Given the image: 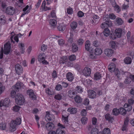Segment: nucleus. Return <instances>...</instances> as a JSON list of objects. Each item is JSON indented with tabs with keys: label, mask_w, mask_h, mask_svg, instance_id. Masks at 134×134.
<instances>
[{
	"label": "nucleus",
	"mask_w": 134,
	"mask_h": 134,
	"mask_svg": "<svg viewBox=\"0 0 134 134\" xmlns=\"http://www.w3.org/2000/svg\"><path fill=\"white\" fill-rule=\"evenodd\" d=\"M11 102L10 100L8 98H5L1 100L0 102V107L2 110H5L8 107Z\"/></svg>",
	"instance_id": "f03ea898"
},
{
	"label": "nucleus",
	"mask_w": 134,
	"mask_h": 134,
	"mask_svg": "<svg viewBox=\"0 0 134 134\" xmlns=\"http://www.w3.org/2000/svg\"><path fill=\"white\" fill-rule=\"evenodd\" d=\"M89 58L92 59H94L96 58L97 55L93 51L90 52V53L89 55Z\"/></svg>",
	"instance_id": "72a5a7b5"
},
{
	"label": "nucleus",
	"mask_w": 134,
	"mask_h": 134,
	"mask_svg": "<svg viewBox=\"0 0 134 134\" xmlns=\"http://www.w3.org/2000/svg\"><path fill=\"white\" fill-rule=\"evenodd\" d=\"M105 54L107 57H110L112 55L114 51L112 49L110 48H107L104 51Z\"/></svg>",
	"instance_id": "9d476101"
},
{
	"label": "nucleus",
	"mask_w": 134,
	"mask_h": 134,
	"mask_svg": "<svg viewBox=\"0 0 134 134\" xmlns=\"http://www.w3.org/2000/svg\"><path fill=\"white\" fill-rule=\"evenodd\" d=\"M62 88V86L60 84L57 85L55 87V89L57 91L61 90Z\"/></svg>",
	"instance_id": "69168bd1"
},
{
	"label": "nucleus",
	"mask_w": 134,
	"mask_h": 134,
	"mask_svg": "<svg viewBox=\"0 0 134 134\" xmlns=\"http://www.w3.org/2000/svg\"><path fill=\"white\" fill-rule=\"evenodd\" d=\"M69 60L71 61H73L76 59V57L74 55H72L69 57Z\"/></svg>",
	"instance_id": "bf43d9fd"
},
{
	"label": "nucleus",
	"mask_w": 134,
	"mask_h": 134,
	"mask_svg": "<svg viewBox=\"0 0 134 134\" xmlns=\"http://www.w3.org/2000/svg\"><path fill=\"white\" fill-rule=\"evenodd\" d=\"M75 94V91L74 90H70L68 92V95L70 98L73 97Z\"/></svg>",
	"instance_id": "c03bdc74"
},
{
	"label": "nucleus",
	"mask_w": 134,
	"mask_h": 134,
	"mask_svg": "<svg viewBox=\"0 0 134 134\" xmlns=\"http://www.w3.org/2000/svg\"><path fill=\"white\" fill-rule=\"evenodd\" d=\"M56 134H65V131L60 128H58L56 131Z\"/></svg>",
	"instance_id": "a19ab883"
},
{
	"label": "nucleus",
	"mask_w": 134,
	"mask_h": 134,
	"mask_svg": "<svg viewBox=\"0 0 134 134\" xmlns=\"http://www.w3.org/2000/svg\"><path fill=\"white\" fill-rule=\"evenodd\" d=\"M75 100L76 102L77 103H80L82 102V99L80 96L76 95L74 97Z\"/></svg>",
	"instance_id": "c85d7f7f"
},
{
	"label": "nucleus",
	"mask_w": 134,
	"mask_h": 134,
	"mask_svg": "<svg viewBox=\"0 0 134 134\" xmlns=\"http://www.w3.org/2000/svg\"><path fill=\"white\" fill-rule=\"evenodd\" d=\"M67 111L71 114H74L77 112V109L75 108L70 107L68 109Z\"/></svg>",
	"instance_id": "b1692460"
},
{
	"label": "nucleus",
	"mask_w": 134,
	"mask_h": 134,
	"mask_svg": "<svg viewBox=\"0 0 134 134\" xmlns=\"http://www.w3.org/2000/svg\"><path fill=\"white\" fill-rule=\"evenodd\" d=\"M46 2L45 1H43L42 3V7L43 8V10L45 11H46L48 10H51V8L50 7H47L45 6Z\"/></svg>",
	"instance_id": "c756f323"
},
{
	"label": "nucleus",
	"mask_w": 134,
	"mask_h": 134,
	"mask_svg": "<svg viewBox=\"0 0 134 134\" xmlns=\"http://www.w3.org/2000/svg\"><path fill=\"white\" fill-rule=\"evenodd\" d=\"M72 49L74 52L77 51L78 49V47L77 46L75 43H73L72 44Z\"/></svg>",
	"instance_id": "864d4df0"
},
{
	"label": "nucleus",
	"mask_w": 134,
	"mask_h": 134,
	"mask_svg": "<svg viewBox=\"0 0 134 134\" xmlns=\"http://www.w3.org/2000/svg\"><path fill=\"white\" fill-rule=\"evenodd\" d=\"M20 107L18 105H15L13 108V110L15 112H18L20 110Z\"/></svg>",
	"instance_id": "4d7b16f0"
},
{
	"label": "nucleus",
	"mask_w": 134,
	"mask_h": 134,
	"mask_svg": "<svg viewBox=\"0 0 134 134\" xmlns=\"http://www.w3.org/2000/svg\"><path fill=\"white\" fill-rule=\"evenodd\" d=\"M66 78L68 81H72L74 79L72 74L70 72H69L66 74Z\"/></svg>",
	"instance_id": "5701e85b"
},
{
	"label": "nucleus",
	"mask_w": 134,
	"mask_h": 134,
	"mask_svg": "<svg viewBox=\"0 0 134 134\" xmlns=\"http://www.w3.org/2000/svg\"><path fill=\"white\" fill-rule=\"evenodd\" d=\"M98 130L97 128H93L91 131V134H98Z\"/></svg>",
	"instance_id": "8fccbe9b"
},
{
	"label": "nucleus",
	"mask_w": 134,
	"mask_h": 134,
	"mask_svg": "<svg viewBox=\"0 0 134 134\" xmlns=\"http://www.w3.org/2000/svg\"><path fill=\"white\" fill-rule=\"evenodd\" d=\"M115 73V75L116 76H117V77L118 79H120V72L118 69L117 68H115V70H114Z\"/></svg>",
	"instance_id": "3c124183"
},
{
	"label": "nucleus",
	"mask_w": 134,
	"mask_h": 134,
	"mask_svg": "<svg viewBox=\"0 0 134 134\" xmlns=\"http://www.w3.org/2000/svg\"><path fill=\"white\" fill-rule=\"evenodd\" d=\"M122 30L121 28H117L115 29V35L118 38H120L121 37Z\"/></svg>",
	"instance_id": "4468645a"
},
{
	"label": "nucleus",
	"mask_w": 134,
	"mask_h": 134,
	"mask_svg": "<svg viewBox=\"0 0 134 134\" xmlns=\"http://www.w3.org/2000/svg\"><path fill=\"white\" fill-rule=\"evenodd\" d=\"M27 93L29 95L30 98L32 99L35 100L36 98V96L33 90L30 89L28 90Z\"/></svg>",
	"instance_id": "ddd939ff"
},
{
	"label": "nucleus",
	"mask_w": 134,
	"mask_h": 134,
	"mask_svg": "<svg viewBox=\"0 0 134 134\" xmlns=\"http://www.w3.org/2000/svg\"><path fill=\"white\" fill-rule=\"evenodd\" d=\"M68 60V57H63L62 58H61L59 62L61 64H64V63L67 62Z\"/></svg>",
	"instance_id": "e433bc0d"
},
{
	"label": "nucleus",
	"mask_w": 134,
	"mask_h": 134,
	"mask_svg": "<svg viewBox=\"0 0 134 134\" xmlns=\"http://www.w3.org/2000/svg\"><path fill=\"white\" fill-rule=\"evenodd\" d=\"M77 15L79 17H82L84 16V13L81 11H80L77 13Z\"/></svg>",
	"instance_id": "774afa93"
},
{
	"label": "nucleus",
	"mask_w": 134,
	"mask_h": 134,
	"mask_svg": "<svg viewBox=\"0 0 134 134\" xmlns=\"http://www.w3.org/2000/svg\"><path fill=\"white\" fill-rule=\"evenodd\" d=\"M49 23L51 26L54 28L56 26L57 21L56 19H51L49 20Z\"/></svg>",
	"instance_id": "dca6fc26"
},
{
	"label": "nucleus",
	"mask_w": 134,
	"mask_h": 134,
	"mask_svg": "<svg viewBox=\"0 0 134 134\" xmlns=\"http://www.w3.org/2000/svg\"><path fill=\"white\" fill-rule=\"evenodd\" d=\"M5 89V87L0 83V95L4 92Z\"/></svg>",
	"instance_id": "5fc2aeb1"
},
{
	"label": "nucleus",
	"mask_w": 134,
	"mask_h": 134,
	"mask_svg": "<svg viewBox=\"0 0 134 134\" xmlns=\"http://www.w3.org/2000/svg\"><path fill=\"white\" fill-rule=\"evenodd\" d=\"M5 12L7 14L13 15L15 13V11L13 7L10 6L6 8Z\"/></svg>",
	"instance_id": "0eeeda50"
},
{
	"label": "nucleus",
	"mask_w": 134,
	"mask_h": 134,
	"mask_svg": "<svg viewBox=\"0 0 134 134\" xmlns=\"http://www.w3.org/2000/svg\"><path fill=\"white\" fill-rule=\"evenodd\" d=\"M112 113L115 115H118L119 113V109H118L116 108L114 109L113 110Z\"/></svg>",
	"instance_id": "a18cd8bd"
},
{
	"label": "nucleus",
	"mask_w": 134,
	"mask_h": 134,
	"mask_svg": "<svg viewBox=\"0 0 134 134\" xmlns=\"http://www.w3.org/2000/svg\"><path fill=\"white\" fill-rule=\"evenodd\" d=\"M94 52L97 56H99L101 55L103 51L101 48L97 47L95 49Z\"/></svg>",
	"instance_id": "412c9836"
},
{
	"label": "nucleus",
	"mask_w": 134,
	"mask_h": 134,
	"mask_svg": "<svg viewBox=\"0 0 134 134\" xmlns=\"http://www.w3.org/2000/svg\"><path fill=\"white\" fill-rule=\"evenodd\" d=\"M25 86L22 82H18L16 83L15 86V88L17 90L19 91L20 90L24 89Z\"/></svg>",
	"instance_id": "1a4fd4ad"
},
{
	"label": "nucleus",
	"mask_w": 134,
	"mask_h": 134,
	"mask_svg": "<svg viewBox=\"0 0 134 134\" xmlns=\"http://www.w3.org/2000/svg\"><path fill=\"white\" fill-rule=\"evenodd\" d=\"M68 114L65 111H63L62 114V121L64 124H67L68 122Z\"/></svg>",
	"instance_id": "423d86ee"
},
{
	"label": "nucleus",
	"mask_w": 134,
	"mask_h": 134,
	"mask_svg": "<svg viewBox=\"0 0 134 134\" xmlns=\"http://www.w3.org/2000/svg\"><path fill=\"white\" fill-rule=\"evenodd\" d=\"M128 125L124 124L122 128V131H125L126 132L128 130Z\"/></svg>",
	"instance_id": "052dcab7"
},
{
	"label": "nucleus",
	"mask_w": 134,
	"mask_h": 134,
	"mask_svg": "<svg viewBox=\"0 0 134 134\" xmlns=\"http://www.w3.org/2000/svg\"><path fill=\"white\" fill-rule=\"evenodd\" d=\"M88 95L89 98H94L96 97V93L92 90H89L87 91Z\"/></svg>",
	"instance_id": "2eb2a0df"
},
{
	"label": "nucleus",
	"mask_w": 134,
	"mask_h": 134,
	"mask_svg": "<svg viewBox=\"0 0 134 134\" xmlns=\"http://www.w3.org/2000/svg\"><path fill=\"white\" fill-rule=\"evenodd\" d=\"M58 29L60 31H63L65 29V26L63 24H61L58 27Z\"/></svg>",
	"instance_id": "603ef678"
},
{
	"label": "nucleus",
	"mask_w": 134,
	"mask_h": 134,
	"mask_svg": "<svg viewBox=\"0 0 134 134\" xmlns=\"http://www.w3.org/2000/svg\"><path fill=\"white\" fill-rule=\"evenodd\" d=\"M21 122V119L17 118L15 120H12L11 122L9 130L10 131L13 132L16 130V126L17 125H20Z\"/></svg>",
	"instance_id": "f257e3e1"
},
{
	"label": "nucleus",
	"mask_w": 134,
	"mask_h": 134,
	"mask_svg": "<svg viewBox=\"0 0 134 134\" xmlns=\"http://www.w3.org/2000/svg\"><path fill=\"white\" fill-rule=\"evenodd\" d=\"M103 134H110V130L108 128H105L103 130Z\"/></svg>",
	"instance_id": "49530a36"
},
{
	"label": "nucleus",
	"mask_w": 134,
	"mask_h": 134,
	"mask_svg": "<svg viewBox=\"0 0 134 134\" xmlns=\"http://www.w3.org/2000/svg\"><path fill=\"white\" fill-rule=\"evenodd\" d=\"M7 22V19L4 15H2L0 17V23L2 25L5 24Z\"/></svg>",
	"instance_id": "4be33fe9"
},
{
	"label": "nucleus",
	"mask_w": 134,
	"mask_h": 134,
	"mask_svg": "<svg viewBox=\"0 0 134 134\" xmlns=\"http://www.w3.org/2000/svg\"><path fill=\"white\" fill-rule=\"evenodd\" d=\"M109 45L112 48L115 49L116 47L115 43L113 41H111L110 42Z\"/></svg>",
	"instance_id": "de8ad7c7"
},
{
	"label": "nucleus",
	"mask_w": 134,
	"mask_h": 134,
	"mask_svg": "<svg viewBox=\"0 0 134 134\" xmlns=\"http://www.w3.org/2000/svg\"><path fill=\"white\" fill-rule=\"evenodd\" d=\"M116 21L118 24L121 25L123 23L124 21L122 19L120 18H117L116 19Z\"/></svg>",
	"instance_id": "09e8293b"
},
{
	"label": "nucleus",
	"mask_w": 134,
	"mask_h": 134,
	"mask_svg": "<svg viewBox=\"0 0 134 134\" xmlns=\"http://www.w3.org/2000/svg\"><path fill=\"white\" fill-rule=\"evenodd\" d=\"M124 75H127V77L126 78L124 81V82L126 84H129L131 81V79L130 77V75L129 73L127 72H125L124 73Z\"/></svg>",
	"instance_id": "f8f14e48"
},
{
	"label": "nucleus",
	"mask_w": 134,
	"mask_h": 134,
	"mask_svg": "<svg viewBox=\"0 0 134 134\" xmlns=\"http://www.w3.org/2000/svg\"><path fill=\"white\" fill-rule=\"evenodd\" d=\"M46 55L43 53H40L37 56L38 60L40 63H42L44 65L48 64L49 62L46 60Z\"/></svg>",
	"instance_id": "7ed1b4c3"
},
{
	"label": "nucleus",
	"mask_w": 134,
	"mask_h": 134,
	"mask_svg": "<svg viewBox=\"0 0 134 134\" xmlns=\"http://www.w3.org/2000/svg\"><path fill=\"white\" fill-rule=\"evenodd\" d=\"M76 92L80 93H81L83 91V89L80 86H77L75 88Z\"/></svg>",
	"instance_id": "473e14b6"
},
{
	"label": "nucleus",
	"mask_w": 134,
	"mask_h": 134,
	"mask_svg": "<svg viewBox=\"0 0 134 134\" xmlns=\"http://www.w3.org/2000/svg\"><path fill=\"white\" fill-rule=\"evenodd\" d=\"M83 42V40L81 38H79L77 41L78 44L80 45H82Z\"/></svg>",
	"instance_id": "338daca9"
},
{
	"label": "nucleus",
	"mask_w": 134,
	"mask_h": 134,
	"mask_svg": "<svg viewBox=\"0 0 134 134\" xmlns=\"http://www.w3.org/2000/svg\"><path fill=\"white\" fill-rule=\"evenodd\" d=\"M91 44L90 41L87 40L86 41L85 45V49L88 51H89L90 49Z\"/></svg>",
	"instance_id": "2f4dec72"
},
{
	"label": "nucleus",
	"mask_w": 134,
	"mask_h": 134,
	"mask_svg": "<svg viewBox=\"0 0 134 134\" xmlns=\"http://www.w3.org/2000/svg\"><path fill=\"white\" fill-rule=\"evenodd\" d=\"M92 18L93 19L91 21V23L93 25H95L99 21V17L96 15H94L93 16Z\"/></svg>",
	"instance_id": "f3484780"
},
{
	"label": "nucleus",
	"mask_w": 134,
	"mask_h": 134,
	"mask_svg": "<svg viewBox=\"0 0 134 134\" xmlns=\"http://www.w3.org/2000/svg\"><path fill=\"white\" fill-rule=\"evenodd\" d=\"M6 128V124L5 122H2L0 124V129L1 130H5Z\"/></svg>",
	"instance_id": "4c0bfd02"
},
{
	"label": "nucleus",
	"mask_w": 134,
	"mask_h": 134,
	"mask_svg": "<svg viewBox=\"0 0 134 134\" xmlns=\"http://www.w3.org/2000/svg\"><path fill=\"white\" fill-rule=\"evenodd\" d=\"M91 69L88 67H85L82 71L83 74L85 76H88L91 74Z\"/></svg>",
	"instance_id": "9b49d317"
},
{
	"label": "nucleus",
	"mask_w": 134,
	"mask_h": 134,
	"mask_svg": "<svg viewBox=\"0 0 134 134\" xmlns=\"http://www.w3.org/2000/svg\"><path fill=\"white\" fill-rule=\"evenodd\" d=\"M115 67V65L114 63H110L108 66L109 70L111 72H113L114 71Z\"/></svg>",
	"instance_id": "6ab92c4d"
},
{
	"label": "nucleus",
	"mask_w": 134,
	"mask_h": 134,
	"mask_svg": "<svg viewBox=\"0 0 134 134\" xmlns=\"http://www.w3.org/2000/svg\"><path fill=\"white\" fill-rule=\"evenodd\" d=\"M30 10V9L29 6L27 5L23 9V10L24 12L26 13L27 14L29 13Z\"/></svg>",
	"instance_id": "37998d69"
},
{
	"label": "nucleus",
	"mask_w": 134,
	"mask_h": 134,
	"mask_svg": "<svg viewBox=\"0 0 134 134\" xmlns=\"http://www.w3.org/2000/svg\"><path fill=\"white\" fill-rule=\"evenodd\" d=\"M45 91L46 93L48 95H52L54 94V92L51 88H47Z\"/></svg>",
	"instance_id": "393cba45"
},
{
	"label": "nucleus",
	"mask_w": 134,
	"mask_h": 134,
	"mask_svg": "<svg viewBox=\"0 0 134 134\" xmlns=\"http://www.w3.org/2000/svg\"><path fill=\"white\" fill-rule=\"evenodd\" d=\"M132 61L131 58L129 57H126L124 59V63L127 64H130Z\"/></svg>",
	"instance_id": "cd10ccee"
},
{
	"label": "nucleus",
	"mask_w": 134,
	"mask_h": 134,
	"mask_svg": "<svg viewBox=\"0 0 134 134\" xmlns=\"http://www.w3.org/2000/svg\"><path fill=\"white\" fill-rule=\"evenodd\" d=\"M105 118L109 121L111 123L114 120L113 118L109 114H107L105 116Z\"/></svg>",
	"instance_id": "bb28decb"
},
{
	"label": "nucleus",
	"mask_w": 134,
	"mask_h": 134,
	"mask_svg": "<svg viewBox=\"0 0 134 134\" xmlns=\"http://www.w3.org/2000/svg\"><path fill=\"white\" fill-rule=\"evenodd\" d=\"M113 6L114 7V10L117 13H119L120 10L119 7L115 3L114 4H113Z\"/></svg>",
	"instance_id": "c9c22d12"
},
{
	"label": "nucleus",
	"mask_w": 134,
	"mask_h": 134,
	"mask_svg": "<svg viewBox=\"0 0 134 134\" xmlns=\"http://www.w3.org/2000/svg\"><path fill=\"white\" fill-rule=\"evenodd\" d=\"M103 33L105 36L107 37L110 34V30L108 28H105L104 30Z\"/></svg>",
	"instance_id": "7c9ffc66"
},
{
	"label": "nucleus",
	"mask_w": 134,
	"mask_h": 134,
	"mask_svg": "<svg viewBox=\"0 0 134 134\" xmlns=\"http://www.w3.org/2000/svg\"><path fill=\"white\" fill-rule=\"evenodd\" d=\"M87 113L86 110L85 109L82 110L81 112V114L82 116H86Z\"/></svg>",
	"instance_id": "e2e57ef3"
},
{
	"label": "nucleus",
	"mask_w": 134,
	"mask_h": 134,
	"mask_svg": "<svg viewBox=\"0 0 134 134\" xmlns=\"http://www.w3.org/2000/svg\"><path fill=\"white\" fill-rule=\"evenodd\" d=\"M11 48V44L10 42H7L4 45V54L8 55L10 51Z\"/></svg>",
	"instance_id": "39448f33"
},
{
	"label": "nucleus",
	"mask_w": 134,
	"mask_h": 134,
	"mask_svg": "<svg viewBox=\"0 0 134 134\" xmlns=\"http://www.w3.org/2000/svg\"><path fill=\"white\" fill-rule=\"evenodd\" d=\"M15 69L16 72L18 75H20L23 72V68L19 64H17L15 65Z\"/></svg>",
	"instance_id": "6e6552de"
},
{
	"label": "nucleus",
	"mask_w": 134,
	"mask_h": 134,
	"mask_svg": "<svg viewBox=\"0 0 134 134\" xmlns=\"http://www.w3.org/2000/svg\"><path fill=\"white\" fill-rule=\"evenodd\" d=\"M88 120V118L86 117H85L82 118L81 119L82 124L83 125L86 124L87 123Z\"/></svg>",
	"instance_id": "ea45409f"
},
{
	"label": "nucleus",
	"mask_w": 134,
	"mask_h": 134,
	"mask_svg": "<svg viewBox=\"0 0 134 134\" xmlns=\"http://www.w3.org/2000/svg\"><path fill=\"white\" fill-rule=\"evenodd\" d=\"M124 107L125 108H127L126 110L128 111H130L132 109V106L130 104L126 103L124 104Z\"/></svg>",
	"instance_id": "f704fd0d"
},
{
	"label": "nucleus",
	"mask_w": 134,
	"mask_h": 134,
	"mask_svg": "<svg viewBox=\"0 0 134 134\" xmlns=\"http://www.w3.org/2000/svg\"><path fill=\"white\" fill-rule=\"evenodd\" d=\"M105 22L107 24V27L112 26L113 25V24L111 20H105Z\"/></svg>",
	"instance_id": "13d9d810"
},
{
	"label": "nucleus",
	"mask_w": 134,
	"mask_h": 134,
	"mask_svg": "<svg viewBox=\"0 0 134 134\" xmlns=\"http://www.w3.org/2000/svg\"><path fill=\"white\" fill-rule=\"evenodd\" d=\"M54 118V116L52 114H50L49 112L47 111L45 119L48 121H50Z\"/></svg>",
	"instance_id": "a211bd4d"
},
{
	"label": "nucleus",
	"mask_w": 134,
	"mask_h": 134,
	"mask_svg": "<svg viewBox=\"0 0 134 134\" xmlns=\"http://www.w3.org/2000/svg\"><path fill=\"white\" fill-rule=\"evenodd\" d=\"M15 101L17 104L19 105H22L25 102L24 96L21 94L18 93L15 97Z\"/></svg>",
	"instance_id": "20e7f679"
},
{
	"label": "nucleus",
	"mask_w": 134,
	"mask_h": 134,
	"mask_svg": "<svg viewBox=\"0 0 134 134\" xmlns=\"http://www.w3.org/2000/svg\"><path fill=\"white\" fill-rule=\"evenodd\" d=\"M102 77V74L100 72H96L94 75V79L95 80H98L100 79Z\"/></svg>",
	"instance_id": "a878e982"
},
{
	"label": "nucleus",
	"mask_w": 134,
	"mask_h": 134,
	"mask_svg": "<svg viewBox=\"0 0 134 134\" xmlns=\"http://www.w3.org/2000/svg\"><path fill=\"white\" fill-rule=\"evenodd\" d=\"M63 95V94H58L55 95L54 98L57 100H60L62 98Z\"/></svg>",
	"instance_id": "79ce46f5"
},
{
	"label": "nucleus",
	"mask_w": 134,
	"mask_h": 134,
	"mask_svg": "<svg viewBox=\"0 0 134 134\" xmlns=\"http://www.w3.org/2000/svg\"><path fill=\"white\" fill-rule=\"evenodd\" d=\"M67 12L69 14H71L73 13V9L72 8L69 7L67 9Z\"/></svg>",
	"instance_id": "680f3d73"
},
{
	"label": "nucleus",
	"mask_w": 134,
	"mask_h": 134,
	"mask_svg": "<svg viewBox=\"0 0 134 134\" xmlns=\"http://www.w3.org/2000/svg\"><path fill=\"white\" fill-rule=\"evenodd\" d=\"M70 26L72 29H75L77 26V24L76 22L73 21L71 23Z\"/></svg>",
	"instance_id": "6e6d98bb"
},
{
	"label": "nucleus",
	"mask_w": 134,
	"mask_h": 134,
	"mask_svg": "<svg viewBox=\"0 0 134 134\" xmlns=\"http://www.w3.org/2000/svg\"><path fill=\"white\" fill-rule=\"evenodd\" d=\"M119 113L123 115H125L126 113V110L123 108H119Z\"/></svg>",
	"instance_id": "58836bf2"
},
{
	"label": "nucleus",
	"mask_w": 134,
	"mask_h": 134,
	"mask_svg": "<svg viewBox=\"0 0 134 134\" xmlns=\"http://www.w3.org/2000/svg\"><path fill=\"white\" fill-rule=\"evenodd\" d=\"M46 127L48 130H52L54 128V125L53 123L49 122L47 124Z\"/></svg>",
	"instance_id": "aec40b11"
},
{
	"label": "nucleus",
	"mask_w": 134,
	"mask_h": 134,
	"mask_svg": "<svg viewBox=\"0 0 134 134\" xmlns=\"http://www.w3.org/2000/svg\"><path fill=\"white\" fill-rule=\"evenodd\" d=\"M109 18L111 20H114L115 19L116 17L114 14L111 13L109 14Z\"/></svg>",
	"instance_id": "0e129e2a"
}]
</instances>
